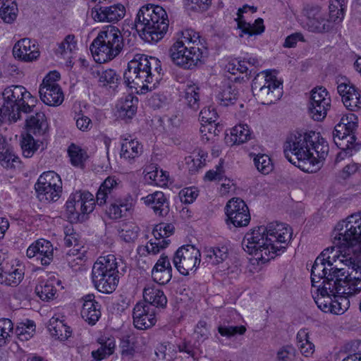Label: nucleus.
<instances>
[{"label":"nucleus","mask_w":361,"mask_h":361,"mask_svg":"<svg viewBox=\"0 0 361 361\" xmlns=\"http://www.w3.org/2000/svg\"><path fill=\"white\" fill-rule=\"evenodd\" d=\"M23 92H25V87L20 85L8 87L3 92V98L16 106L23 100Z\"/></svg>","instance_id":"49530a36"},{"label":"nucleus","mask_w":361,"mask_h":361,"mask_svg":"<svg viewBox=\"0 0 361 361\" xmlns=\"http://www.w3.org/2000/svg\"><path fill=\"white\" fill-rule=\"evenodd\" d=\"M68 153L71 164L75 166L82 165L87 158L86 152L75 144H71L68 147Z\"/></svg>","instance_id":"5fc2aeb1"},{"label":"nucleus","mask_w":361,"mask_h":361,"mask_svg":"<svg viewBox=\"0 0 361 361\" xmlns=\"http://www.w3.org/2000/svg\"><path fill=\"white\" fill-rule=\"evenodd\" d=\"M329 249L324 250L315 259L311 271V281L313 286L324 279L322 283L324 285L326 276L329 272V267H332V262L330 261V257L327 256Z\"/></svg>","instance_id":"412c9836"},{"label":"nucleus","mask_w":361,"mask_h":361,"mask_svg":"<svg viewBox=\"0 0 361 361\" xmlns=\"http://www.w3.org/2000/svg\"><path fill=\"white\" fill-rule=\"evenodd\" d=\"M153 280L161 285L166 284L172 277V267L167 256L161 255L152 271Z\"/></svg>","instance_id":"393cba45"},{"label":"nucleus","mask_w":361,"mask_h":361,"mask_svg":"<svg viewBox=\"0 0 361 361\" xmlns=\"http://www.w3.org/2000/svg\"><path fill=\"white\" fill-rule=\"evenodd\" d=\"M35 185L55 186L57 189L62 188L60 176L54 171L43 173L37 180Z\"/></svg>","instance_id":"09e8293b"},{"label":"nucleus","mask_w":361,"mask_h":361,"mask_svg":"<svg viewBox=\"0 0 361 361\" xmlns=\"http://www.w3.org/2000/svg\"><path fill=\"white\" fill-rule=\"evenodd\" d=\"M199 88L195 85H189L185 90V99L190 108L197 111L200 108Z\"/></svg>","instance_id":"864d4df0"},{"label":"nucleus","mask_w":361,"mask_h":361,"mask_svg":"<svg viewBox=\"0 0 361 361\" xmlns=\"http://www.w3.org/2000/svg\"><path fill=\"white\" fill-rule=\"evenodd\" d=\"M97 202L94 195L87 190H77L72 193L66 203L67 217L71 222H83L93 212Z\"/></svg>","instance_id":"6e6552de"},{"label":"nucleus","mask_w":361,"mask_h":361,"mask_svg":"<svg viewBox=\"0 0 361 361\" xmlns=\"http://www.w3.org/2000/svg\"><path fill=\"white\" fill-rule=\"evenodd\" d=\"M39 94L41 100L49 106H59L64 99L63 93L59 85H40Z\"/></svg>","instance_id":"a878e982"},{"label":"nucleus","mask_w":361,"mask_h":361,"mask_svg":"<svg viewBox=\"0 0 361 361\" xmlns=\"http://www.w3.org/2000/svg\"><path fill=\"white\" fill-rule=\"evenodd\" d=\"M92 269L101 270V272L118 273V262L114 255L100 257L94 264Z\"/></svg>","instance_id":"4c0bfd02"},{"label":"nucleus","mask_w":361,"mask_h":361,"mask_svg":"<svg viewBox=\"0 0 361 361\" xmlns=\"http://www.w3.org/2000/svg\"><path fill=\"white\" fill-rule=\"evenodd\" d=\"M0 161L4 167L12 168L20 163V159L13 151L6 149L4 151H0Z\"/></svg>","instance_id":"052dcab7"},{"label":"nucleus","mask_w":361,"mask_h":361,"mask_svg":"<svg viewBox=\"0 0 361 361\" xmlns=\"http://www.w3.org/2000/svg\"><path fill=\"white\" fill-rule=\"evenodd\" d=\"M140 228L134 224L126 226L120 231V237L126 243H133L137 238Z\"/></svg>","instance_id":"69168bd1"},{"label":"nucleus","mask_w":361,"mask_h":361,"mask_svg":"<svg viewBox=\"0 0 361 361\" xmlns=\"http://www.w3.org/2000/svg\"><path fill=\"white\" fill-rule=\"evenodd\" d=\"M16 106L14 104L3 98L2 102H0V123L6 121L16 122L19 119V116L16 112Z\"/></svg>","instance_id":"37998d69"},{"label":"nucleus","mask_w":361,"mask_h":361,"mask_svg":"<svg viewBox=\"0 0 361 361\" xmlns=\"http://www.w3.org/2000/svg\"><path fill=\"white\" fill-rule=\"evenodd\" d=\"M143 298L145 304L150 305L156 310L165 308L167 298L164 291L155 286H147L143 290Z\"/></svg>","instance_id":"bb28decb"},{"label":"nucleus","mask_w":361,"mask_h":361,"mask_svg":"<svg viewBox=\"0 0 361 361\" xmlns=\"http://www.w3.org/2000/svg\"><path fill=\"white\" fill-rule=\"evenodd\" d=\"M26 127L28 134L44 135L47 132L48 123L42 112H37L34 116L26 118Z\"/></svg>","instance_id":"7c9ffc66"},{"label":"nucleus","mask_w":361,"mask_h":361,"mask_svg":"<svg viewBox=\"0 0 361 361\" xmlns=\"http://www.w3.org/2000/svg\"><path fill=\"white\" fill-rule=\"evenodd\" d=\"M329 145L319 133L309 131L290 134L284 144V155L293 164L308 173L316 171L325 159Z\"/></svg>","instance_id":"f257e3e1"},{"label":"nucleus","mask_w":361,"mask_h":361,"mask_svg":"<svg viewBox=\"0 0 361 361\" xmlns=\"http://www.w3.org/2000/svg\"><path fill=\"white\" fill-rule=\"evenodd\" d=\"M31 42L28 38H23L18 41L13 48L14 57L27 62L36 60L39 56V51L35 44H31Z\"/></svg>","instance_id":"4be33fe9"},{"label":"nucleus","mask_w":361,"mask_h":361,"mask_svg":"<svg viewBox=\"0 0 361 361\" xmlns=\"http://www.w3.org/2000/svg\"><path fill=\"white\" fill-rule=\"evenodd\" d=\"M145 176L152 180L157 185H165L167 183L168 175L166 171L159 169L155 165L149 166L145 171Z\"/></svg>","instance_id":"a18cd8bd"},{"label":"nucleus","mask_w":361,"mask_h":361,"mask_svg":"<svg viewBox=\"0 0 361 361\" xmlns=\"http://www.w3.org/2000/svg\"><path fill=\"white\" fill-rule=\"evenodd\" d=\"M115 346V342L113 340L108 339L97 350L92 352V357L97 361H101L114 353Z\"/></svg>","instance_id":"603ef678"},{"label":"nucleus","mask_w":361,"mask_h":361,"mask_svg":"<svg viewBox=\"0 0 361 361\" xmlns=\"http://www.w3.org/2000/svg\"><path fill=\"white\" fill-rule=\"evenodd\" d=\"M59 281L49 279L41 281L35 287V293L39 298L44 301L53 300L56 293V284L59 285Z\"/></svg>","instance_id":"f704fd0d"},{"label":"nucleus","mask_w":361,"mask_h":361,"mask_svg":"<svg viewBox=\"0 0 361 361\" xmlns=\"http://www.w3.org/2000/svg\"><path fill=\"white\" fill-rule=\"evenodd\" d=\"M136 338L133 335L123 336L120 342L121 355L123 360H131L135 354Z\"/></svg>","instance_id":"e433bc0d"},{"label":"nucleus","mask_w":361,"mask_h":361,"mask_svg":"<svg viewBox=\"0 0 361 361\" xmlns=\"http://www.w3.org/2000/svg\"><path fill=\"white\" fill-rule=\"evenodd\" d=\"M157 310L145 302H137L133 308V324L138 329H147L154 326L157 322Z\"/></svg>","instance_id":"2eb2a0df"},{"label":"nucleus","mask_w":361,"mask_h":361,"mask_svg":"<svg viewBox=\"0 0 361 361\" xmlns=\"http://www.w3.org/2000/svg\"><path fill=\"white\" fill-rule=\"evenodd\" d=\"M344 0H331L329 4V20L331 22L341 21L344 17Z\"/></svg>","instance_id":"6e6d98bb"},{"label":"nucleus","mask_w":361,"mask_h":361,"mask_svg":"<svg viewBox=\"0 0 361 361\" xmlns=\"http://www.w3.org/2000/svg\"><path fill=\"white\" fill-rule=\"evenodd\" d=\"M323 286L318 289L319 295L314 298V302L317 307L324 312H332L334 314H342L346 310V307H341L343 302H346V298L342 295L333 294L330 290H326V293L322 292Z\"/></svg>","instance_id":"4468645a"},{"label":"nucleus","mask_w":361,"mask_h":361,"mask_svg":"<svg viewBox=\"0 0 361 361\" xmlns=\"http://www.w3.org/2000/svg\"><path fill=\"white\" fill-rule=\"evenodd\" d=\"M356 126L354 122L344 123L343 118H342V123L335 126L332 133L333 140L335 145L341 149L337 155V159L350 157L353 152L360 149L361 145L355 143L356 137L353 133Z\"/></svg>","instance_id":"1a4fd4ad"},{"label":"nucleus","mask_w":361,"mask_h":361,"mask_svg":"<svg viewBox=\"0 0 361 361\" xmlns=\"http://www.w3.org/2000/svg\"><path fill=\"white\" fill-rule=\"evenodd\" d=\"M231 140L234 144L240 145L245 142L250 137V131L246 124H240L231 130Z\"/></svg>","instance_id":"de8ad7c7"},{"label":"nucleus","mask_w":361,"mask_h":361,"mask_svg":"<svg viewBox=\"0 0 361 361\" xmlns=\"http://www.w3.org/2000/svg\"><path fill=\"white\" fill-rule=\"evenodd\" d=\"M331 107V98L323 87H317L311 91L308 110L314 121L323 120Z\"/></svg>","instance_id":"f8f14e48"},{"label":"nucleus","mask_w":361,"mask_h":361,"mask_svg":"<svg viewBox=\"0 0 361 361\" xmlns=\"http://www.w3.org/2000/svg\"><path fill=\"white\" fill-rule=\"evenodd\" d=\"M212 0H184V6L188 11H204L211 4Z\"/></svg>","instance_id":"774afa93"},{"label":"nucleus","mask_w":361,"mask_h":361,"mask_svg":"<svg viewBox=\"0 0 361 361\" xmlns=\"http://www.w3.org/2000/svg\"><path fill=\"white\" fill-rule=\"evenodd\" d=\"M226 214L228 220L235 227L246 226L250 221V214L245 202L239 197L231 199L226 204Z\"/></svg>","instance_id":"ddd939ff"},{"label":"nucleus","mask_w":361,"mask_h":361,"mask_svg":"<svg viewBox=\"0 0 361 361\" xmlns=\"http://www.w3.org/2000/svg\"><path fill=\"white\" fill-rule=\"evenodd\" d=\"M121 157L132 160L140 156L142 153V145L135 139H132L129 135H122Z\"/></svg>","instance_id":"c756f323"},{"label":"nucleus","mask_w":361,"mask_h":361,"mask_svg":"<svg viewBox=\"0 0 361 361\" xmlns=\"http://www.w3.org/2000/svg\"><path fill=\"white\" fill-rule=\"evenodd\" d=\"M123 47L121 31L114 26H107L101 30L90 46L95 61L106 63L114 59Z\"/></svg>","instance_id":"0eeeda50"},{"label":"nucleus","mask_w":361,"mask_h":361,"mask_svg":"<svg viewBox=\"0 0 361 361\" xmlns=\"http://www.w3.org/2000/svg\"><path fill=\"white\" fill-rule=\"evenodd\" d=\"M117 187V180L114 177L109 176L102 183L96 195V201L98 205L109 204L106 212L112 219H118L123 216L122 209L119 207L118 199L114 200V192Z\"/></svg>","instance_id":"9b49d317"},{"label":"nucleus","mask_w":361,"mask_h":361,"mask_svg":"<svg viewBox=\"0 0 361 361\" xmlns=\"http://www.w3.org/2000/svg\"><path fill=\"white\" fill-rule=\"evenodd\" d=\"M348 268L349 267H348ZM350 272L351 269H348L346 271L344 268H329V272L322 292L326 293V290H330V292L333 294L338 293L343 295V293H340L341 291H338V288L347 286L350 279L349 273Z\"/></svg>","instance_id":"dca6fc26"},{"label":"nucleus","mask_w":361,"mask_h":361,"mask_svg":"<svg viewBox=\"0 0 361 361\" xmlns=\"http://www.w3.org/2000/svg\"><path fill=\"white\" fill-rule=\"evenodd\" d=\"M271 79V76H269V78L267 76L264 79V84L263 85H261V84L259 83L258 78H255L252 81V92L262 104H264V101L266 100L269 94V91L271 90L270 85Z\"/></svg>","instance_id":"a19ab883"},{"label":"nucleus","mask_w":361,"mask_h":361,"mask_svg":"<svg viewBox=\"0 0 361 361\" xmlns=\"http://www.w3.org/2000/svg\"><path fill=\"white\" fill-rule=\"evenodd\" d=\"M343 105L350 111H356L361 109V92L356 88H352L342 101Z\"/></svg>","instance_id":"c03bdc74"},{"label":"nucleus","mask_w":361,"mask_h":361,"mask_svg":"<svg viewBox=\"0 0 361 361\" xmlns=\"http://www.w3.org/2000/svg\"><path fill=\"white\" fill-rule=\"evenodd\" d=\"M145 203L151 207L155 214L166 216L169 212V202L162 192L157 191L144 198Z\"/></svg>","instance_id":"c85d7f7f"},{"label":"nucleus","mask_w":361,"mask_h":361,"mask_svg":"<svg viewBox=\"0 0 361 361\" xmlns=\"http://www.w3.org/2000/svg\"><path fill=\"white\" fill-rule=\"evenodd\" d=\"M35 188L39 200L48 202L57 201L62 192V188L57 189L55 186L35 185Z\"/></svg>","instance_id":"58836bf2"},{"label":"nucleus","mask_w":361,"mask_h":361,"mask_svg":"<svg viewBox=\"0 0 361 361\" xmlns=\"http://www.w3.org/2000/svg\"><path fill=\"white\" fill-rule=\"evenodd\" d=\"M335 231L337 233L335 234L334 243L340 247H350L359 244L361 248V212L338 223ZM343 257L341 261L351 269V272L349 273L350 279L347 286L339 288L338 291L343 293V296L347 298L361 291V255L355 258L346 256ZM360 309L361 311V301Z\"/></svg>","instance_id":"7ed1b4c3"},{"label":"nucleus","mask_w":361,"mask_h":361,"mask_svg":"<svg viewBox=\"0 0 361 361\" xmlns=\"http://www.w3.org/2000/svg\"><path fill=\"white\" fill-rule=\"evenodd\" d=\"M291 228L283 223L271 222L267 226H258L247 232L242 241L243 249L256 259L268 262L283 252L286 246L277 243H286L292 238Z\"/></svg>","instance_id":"f03ea898"},{"label":"nucleus","mask_w":361,"mask_h":361,"mask_svg":"<svg viewBox=\"0 0 361 361\" xmlns=\"http://www.w3.org/2000/svg\"><path fill=\"white\" fill-rule=\"evenodd\" d=\"M161 61L155 57L136 54L123 73L125 85L137 94H145L157 87L161 80Z\"/></svg>","instance_id":"20e7f679"},{"label":"nucleus","mask_w":361,"mask_h":361,"mask_svg":"<svg viewBox=\"0 0 361 361\" xmlns=\"http://www.w3.org/2000/svg\"><path fill=\"white\" fill-rule=\"evenodd\" d=\"M257 169L263 174H268L273 169L271 159L266 154H257L254 158Z\"/></svg>","instance_id":"13d9d810"},{"label":"nucleus","mask_w":361,"mask_h":361,"mask_svg":"<svg viewBox=\"0 0 361 361\" xmlns=\"http://www.w3.org/2000/svg\"><path fill=\"white\" fill-rule=\"evenodd\" d=\"M247 9H251L252 12L256 11V8L247 5H245L238 11V18L235 19L238 22V28L240 30L239 34L240 37H243L244 35H247L248 37L253 35H260L264 31V25L263 19L257 18L253 25L246 23L243 20V13H246Z\"/></svg>","instance_id":"6ab92c4d"},{"label":"nucleus","mask_w":361,"mask_h":361,"mask_svg":"<svg viewBox=\"0 0 361 361\" xmlns=\"http://www.w3.org/2000/svg\"><path fill=\"white\" fill-rule=\"evenodd\" d=\"M307 26L309 31L316 33H325L332 30L334 23L326 18V15L320 19L307 21Z\"/></svg>","instance_id":"ea45409f"},{"label":"nucleus","mask_w":361,"mask_h":361,"mask_svg":"<svg viewBox=\"0 0 361 361\" xmlns=\"http://www.w3.org/2000/svg\"><path fill=\"white\" fill-rule=\"evenodd\" d=\"M245 326H226L220 325L218 327L219 333L227 338H231L237 335H243L246 332Z\"/></svg>","instance_id":"680f3d73"},{"label":"nucleus","mask_w":361,"mask_h":361,"mask_svg":"<svg viewBox=\"0 0 361 361\" xmlns=\"http://www.w3.org/2000/svg\"><path fill=\"white\" fill-rule=\"evenodd\" d=\"M20 145L23 154L26 158L31 157L37 149V142L32 135L28 133L23 137Z\"/></svg>","instance_id":"bf43d9fd"},{"label":"nucleus","mask_w":361,"mask_h":361,"mask_svg":"<svg viewBox=\"0 0 361 361\" xmlns=\"http://www.w3.org/2000/svg\"><path fill=\"white\" fill-rule=\"evenodd\" d=\"M140 37L147 42L156 43L161 39L169 28L166 12L159 6L147 4L142 6L135 21Z\"/></svg>","instance_id":"39448f33"},{"label":"nucleus","mask_w":361,"mask_h":361,"mask_svg":"<svg viewBox=\"0 0 361 361\" xmlns=\"http://www.w3.org/2000/svg\"><path fill=\"white\" fill-rule=\"evenodd\" d=\"M92 278L95 288L103 293H112L118 283V277L116 274L101 272V270L97 269H92Z\"/></svg>","instance_id":"aec40b11"},{"label":"nucleus","mask_w":361,"mask_h":361,"mask_svg":"<svg viewBox=\"0 0 361 361\" xmlns=\"http://www.w3.org/2000/svg\"><path fill=\"white\" fill-rule=\"evenodd\" d=\"M125 13L126 8L121 4L95 7L92 10L93 19L95 21L104 23H116L124 17Z\"/></svg>","instance_id":"a211bd4d"},{"label":"nucleus","mask_w":361,"mask_h":361,"mask_svg":"<svg viewBox=\"0 0 361 361\" xmlns=\"http://www.w3.org/2000/svg\"><path fill=\"white\" fill-rule=\"evenodd\" d=\"M302 13L307 17V21L320 19L322 16H326L325 10L314 4H307L303 6Z\"/></svg>","instance_id":"4d7b16f0"},{"label":"nucleus","mask_w":361,"mask_h":361,"mask_svg":"<svg viewBox=\"0 0 361 361\" xmlns=\"http://www.w3.org/2000/svg\"><path fill=\"white\" fill-rule=\"evenodd\" d=\"M153 235L155 238L154 241L150 240L146 245H142L137 247V251L140 256H145L147 254L156 255L161 250L166 248L169 245L170 240H166L162 231L158 230V225H156L154 228Z\"/></svg>","instance_id":"b1692460"},{"label":"nucleus","mask_w":361,"mask_h":361,"mask_svg":"<svg viewBox=\"0 0 361 361\" xmlns=\"http://www.w3.org/2000/svg\"><path fill=\"white\" fill-rule=\"evenodd\" d=\"M201 253L192 245L179 247L175 253L173 262L176 269L183 276L194 274L200 264Z\"/></svg>","instance_id":"9d476101"},{"label":"nucleus","mask_w":361,"mask_h":361,"mask_svg":"<svg viewBox=\"0 0 361 361\" xmlns=\"http://www.w3.org/2000/svg\"><path fill=\"white\" fill-rule=\"evenodd\" d=\"M200 35L192 30L183 32V40L176 42L169 49V56L174 64L186 70L192 69L201 63L203 53L197 47Z\"/></svg>","instance_id":"423d86ee"},{"label":"nucleus","mask_w":361,"mask_h":361,"mask_svg":"<svg viewBox=\"0 0 361 361\" xmlns=\"http://www.w3.org/2000/svg\"><path fill=\"white\" fill-rule=\"evenodd\" d=\"M48 329L53 337L61 341H66L71 336V328L58 318L52 317L49 320Z\"/></svg>","instance_id":"72a5a7b5"},{"label":"nucleus","mask_w":361,"mask_h":361,"mask_svg":"<svg viewBox=\"0 0 361 361\" xmlns=\"http://www.w3.org/2000/svg\"><path fill=\"white\" fill-rule=\"evenodd\" d=\"M77 46V42L75 39V35H68L63 42H61L59 48L56 49V53L61 55L65 54L68 52L71 53L75 49Z\"/></svg>","instance_id":"338daca9"},{"label":"nucleus","mask_w":361,"mask_h":361,"mask_svg":"<svg viewBox=\"0 0 361 361\" xmlns=\"http://www.w3.org/2000/svg\"><path fill=\"white\" fill-rule=\"evenodd\" d=\"M138 99L132 94L121 98L116 105L118 116L122 119H130L137 112Z\"/></svg>","instance_id":"cd10ccee"},{"label":"nucleus","mask_w":361,"mask_h":361,"mask_svg":"<svg viewBox=\"0 0 361 361\" xmlns=\"http://www.w3.org/2000/svg\"><path fill=\"white\" fill-rule=\"evenodd\" d=\"M18 11L13 0H0V18L5 23H13L17 17Z\"/></svg>","instance_id":"c9c22d12"},{"label":"nucleus","mask_w":361,"mask_h":361,"mask_svg":"<svg viewBox=\"0 0 361 361\" xmlns=\"http://www.w3.org/2000/svg\"><path fill=\"white\" fill-rule=\"evenodd\" d=\"M238 88L235 82L224 85L216 95L218 103L222 106L233 105L238 98Z\"/></svg>","instance_id":"2f4dec72"},{"label":"nucleus","mask_w":361,"mask_h":361,"mask_svg":"<svg viewBox=\"0 0 361 361\" xmlns=\"http://www.w3.org/2000/svg\"><path fill=\"white\" fill-rule=\"evenodd\" d=\"M94 298L93 294H87L82 298L84 302L80 312L82 319L91 325L95 324L101 317V305Z\"/></svg>","instance_id":"5701e85b"},{"label":"nucleus","mask_w":361,"mask_h":361,"mask_svg":"<svg viewBox=\"0 0 361 361\" xmlns=\"http://www.w3.org/2000/svg\"><path fill=\"white\" fill-rule=\"evenodd\" d=\"M204 253L205 262L213 266L223 263L228 257V250L226 246L207 247Z\"/></svg>","instance_id":"473e14b6"},{"label":"nucleus","mask_w":361,"mask_h":361,"mask_svg":"<svg viewBox=\"0 0 361 361\" xmlns=\"http://www.w3.org/2000/svg\"><path fill=\"white\" fill-rule=\"evenodd\" d=\"M99 78V82L102 86H109L115 90L121 81L120 75L113 69H106L102 73H97Z\"/></svg>","instance_id":"79ce46f5"},{"label":"nucleus","mask_w":361,"mask_h":361,"mask_svg":"<svg viewBox=\"0 0 361 361\" xmlns=\"http://www.w3.org/2000/svg\"><path fill=\"white\" fill-rule=\"evenodd\" d=\"M271 90L269 91L268 97L266 100L264 101V105H270L275 103L281 99L283 94V87L282 83L276 80V78H272L270 85Z\"/></svg>","instance_id":"8fccbe9b"},{"label":"nucleus","mask_w":361,"mask_h":361,"mask_svg":"<svg viewBox=\"0 0 361 361\" xmlns=\"http://www.w3.org/2000/svg\"><path fill=\"white\" fill-rule=\"evenodd\" d=\"M200 344L196 340L192 343L190 340L184 339L178 345L179 352L185 353L194 357L200 350Z\"/></svg>","instance_id":"e2e57ef3"},{"label":"nucleus","mask_w":361,"mask_h":361,"mask_svg":"<svg viewBox=\"0 0 361 361\" xmlns=\"http://www.w3.org/2000/svg\"><path fill=\"white\" fill-rule=\"evenodd\" d=\"M24 271L23 269L16 271L14 274H8L0 276V283L8 286H17L23 279Z\"/></svg>","instance_id":"0e129e2a"},{"label":"nucleus","mask_w":361,"mask_h":361,"mask_svg":"<svg viewBox=\"0 0 361 361\" xmlns=\"http://www.w3.org/2000/svg\"><path fill=\"white\" fill-rule=\"evenodd\" d=\"M35 331V324L33 321L27 319L25 322H20L16 328V334L21 341H27Z\"/></svg>","instance_id":"3c124183"},{"label":"nucleus","mask_w":361,"mask_h":361,"mask_svg":"<svg viewBox=\"0 0 361 361\" xmlns=\"http://www.w3.org/2000/svg\"><path fill=\"white\" fill-rule=\"evenodd\" d=\"M27 256L35 258L43 266H48L54 258V247L51 242L44 239H39L27 249Z\"/></svg>","instance_id":"f3484780"}]
</instances>
